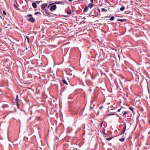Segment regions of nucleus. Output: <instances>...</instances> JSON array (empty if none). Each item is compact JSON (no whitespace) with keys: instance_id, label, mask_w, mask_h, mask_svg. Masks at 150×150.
I'll list each match as a JSON object with an SVG mask.
<instances>
[{"instance_id":"obj_40","label":"nucleus","mask_w":150,"mask_h":150,"mask_svg":"<svg viewBox=\"0 0 150 150\" xmlns=\"http://www.w3.org/2000/svg\"><path fill=\"white\" fill-rule=\"evenodd\" d=\"M110 19H112V17H110Z\"/></svg>"},{"instance_id":"obj_43","label":"nucleus","mask_w":150,"mask_h":150,"mask_svg":"<svg viewBox=\"0 0 150 150\" xmlns=\"http://www.w3.org/2000/svg\"><path fill=\"white\" fill-rule=\"evenodd\" d=\"M76 21H79V19H78V20L77 19H76Z\"/></svg>"},{"instance_id":"obj_6","label":"nucleus","mask_w":150,"mask_h":150,"mask_svg":"<svg viewBox=\"0 0 150 150\" xmlns=\"http://www.w3.org/2000/svg\"><path fill=\"white\" fill-rule=\"evenodd\" d=\"M47 6V4H43L41 5V8L42 10H43L45 9V8Z\"/></svg>"},{"instance_id":"obj_47","label":"nucleus","mask_w":150,"mask_h":150,"mask_svg":"<svg viewBox=\"0 0 150 150\" xmlns=\"http://www.w3.org/2000/svg\"><path fill=\"white\" fill-rule=\"evenodd\" d=\"M14 6H16V5H15V4H14Z\"/></svg>"},{"instance_id":"obj_44","label":"nucleus","mask_w":150,"mask_h":150,"mask_svg":"<svg viewBox=\"0 0 150 150\" xmlns=\"http://www.w3.org/2000/svg\"><path fill=\"white\" fill-rule=\"evenodd\" d=\"M113 19H114V18H115L113 16Z\"/></svg>"},{"instance_id":"obj_27","label":"nucleus","mask_w":150,"mask_h":150,"mask_svg":"<svg viewBox=\"0 0 150 150\" xmlns=\"http://www.w3.org/2000/svg\"><path fill=\"white\" fill-rule=\"evenodd\" d=\"M112 115V113H111L110 114V113L108 114L107 115L108 116H110V115Z\"/></svg>"},{"instance_id":"obj_18","label":"nucleus","mask_w":150,"mask_h":150,"mask_svg":"<svg viewBox=\"0 0 150 150\" xmlns=\"http://www.w3.org/2000/svg\"><path fill=\"white\" fill-rule=\"evenodd\" d=\"M119 140L121 142H123L124 141L125 139H124V138L122 137V138L120 139Z\"/></svg>"},{"instance_id":"obj_39","label":"nucleus","mask_w":150,"mask_h":150,"mask_svg":"<svg viewBox=\"0 0 150 150\" xmlns=\"http://www.w3.org/2000/svg\"><path fill=\"white\" fill-rule=\"evenodd\" d=\"M68 99H71V98H72L70 97H68Z\"/></svg>"},{"instance_id":"obj_9","label":"nucleus","mask_w":150,"mask_h":150,"mask_svg":"<svg viewBox=\"0 0 150 150\" xmlns=\"http://www.w3.org/2000/svg\"><path fill=\"white\" fill-rule=\"evenodd\" d=\"M32 5L33 7L34 8H35L37 7V5L35 2H33L32 3Z\"/></svg>"},{"instance_id":"obj_3","label":"nucleus","mask_w":150,"mask_h":150,"mask_svg":"<svg viewBox=\"0 0 150 150\" xmlns=\"http://www.w3.org/2000/svg\"><path fill=\"white\" fill-rule=\"evenodd\" d=\"M119 106V105H117L116 106V107H113V110H115V112H113V113H115L116 112H119L120 110H121V108H120L119 109H118L117 110V108Z\"/></svg>"},{"instance_id":"obj_25","label":"nucleus","mask_w":150,"mask_h":150,"mask_svg":"<svg viewBox=\"0 0 150 150\" xmlns=\"http://www.w3.org/2000/svg\"><path fill=\"white\" fill-rule=\"evenodd\" d=\"M54 3H51V4H49L48 6V7H47V8H49V7L51 5H53L54 4Z\"/></svg>"},{"instance_id":"obj_21","label":"nucleus","mask_w":150,"mask_h":150,"mask_svg":"<svg viewBox=\"0 0 150 150\" xmlns=\"http://www.w3.org/2000/svg\"><path fill=\"white\" fill-rule=\"evenodd\" d=\"M129 109L131 110V111H132V112H134V111H133V108L132 107H129Z\"/></svg>"},{"instance_id":"obj_45","label":"nucleus","mask_w":150,"mask_h":150,"mask_svg":"<svg viewBox=\"0 0 150 150\" xmlns=\"http://www.w3.org/2000/svg\"><path fill=\"white\" fill-rule=\"evenodd\" d=\"M110 20L112 21V19H109Z\"/></svg>"},{"instance_id":"obj_16","label":"nucleus","mask_w":150,"mask_h":150,"mask_svg":"<svg viewBox=\"0 0 150 150\" xmlns=\"http://www.w3.org/2000/svg\"><path fill=\"white\" fill-rule=\"evenodd\" d=\"M88 9V7L87 6H86L83 9V12H86L87 10Z\"/></svg>"},{"instance_id":"obj_35","label":"nucleus","mask_w":150,"mask_h":150,"mask_svg":"<svg viewBox=\"0 0 150 150\" xmlns=\"http://www.w3.org/2000/svg\"><path fill=\"white\" fill-rule=\"evenodd\" d=\"M122 138H124V139H125V136L124 135H123V136H122Z\"/></svg>"},{"instance_id":"obj_17","label":"nucleus","mask_w":150,"mask_h":150,"mask_svg":"<svg viewBox=\"0 0 150 150\" xmlns=\"http://www.w3.org/2000/svg\"><path fill=\"white\" fill-rule=\"evenodd\" d=\"M85 23V22L84 21H80V22L79 23L80 24H83Z\"/></svg>"},{"instance_id":"obj_5","label":"nucleus","mask_w":150,"mask_h":150,"mask_svg":"<svg viewBox=\"0 0 150 150\" xmlns=\"http://www.w3.org/2000/svg\"><path fill=\"white\" fill-rule=\"evenodd\" d=\"M126 125L125 124H124V126L123 129L122 131L120 133V134H122L124 133L125 132L126 129Z\"/></svg>"},{"instance_id":"obj_28","label":"nucleus","mask_w":150,"mask_h":150,"mask_svg":"<svg viewBox=\"0 0 150 150\" xmlns=\"http://www.w3.org/2000/svg\"><path fill=\"white\" fill-rule=\"evenodd\" d=\"M55 3L57 4H60V1H56L55 2Z\"/></svg>"},{"instance_id":"obj_33","label":"nucleus","mask_w":150,"mask_h":150,"mask_svg":"<svg viewBox=\"0 0 150 150\" xmlns=\"http://www.w3.org/2000/svg\"><path fill=\"white\" fill-rule=\"evenodd\" d=\"M16 103L17 107H18V106H19L18 102H16Z\"/></svg>"},{"instance_id":"obj_14","label":"nucleus","mask_w":150,"mask_h":150,"mask_svg":"<svg viewBox=\"0 0 150 150\" xmlns=\"http://www.w3.org/2000/svg\"><path fill=\"white\" fill-rule=\"evenodd\" d=\"M101 10L102 12H106L107 11V10L105 8H101Z\"/></svg>"},{"instance_id":"obj_46","label":"nucleus","mask_w":150,"mask_h":150,"mask_svg":"<svg viewBox=\"0 0 150 150\" xmlns=\"http://www.w3.org/2000/svg\"><path fill=\"white\" fill-rule=\"evenodd\" d=\"M15 45L16 46V45H17V44H15Z\"/></svg>"},{"instance_id":"obj_36","label":"nucleus","mask_w":150,"mask_h":150,"mask_svg":"<svg viewBox=\"0 0 150 150\" xmlns=\"http://www.w3.org/2000/svg\"><path fill=\"white\" fill-rule=\"evenodd\" d=\"M103 108V106H101L100 107L99 109H101L102 108Z\"/></svg>"},{"instance_id":"obj_1","label":"nucleus","mask_w":150,"mask_h":150,"mask_svg":"<svg viewBox=\"0 0 150 150\" xmlns=\"http://www.w3.org/2000/svg\"><path fill=\"white\" fill-rule=\"evenodd\" d=\"M114 50L115 53H114L115 55V58L116 59V58H118L119 59H120V56L119 54V50L118 49L115 47V48H113V51Z\"/></svg>"},{"instance_id":"obj_12","label":"nucleus","mask_w":150,"mask_h":150,"mask_svg":"<svg viewBox=\"0 0 150 150\" xmlns=\"http://www.w3.org/2000/svg\"><path fill=\"white\" fill-rule=\"evenodd\" d=\"M32 15L31 14H28L27 15V17H31L29 19H34L33 17L32 16Z\"/></svg>"},{"instance_id":"obj_30","label":"nucleus","mask_w":150,"mask_h":150,"mask_svg":"<svg viewBox=\"0 0 150 150\" xmlns=\"http://www.w3.org/2000/svg\"><path fill=\"white\" fill-rule=\"evenodd\" d=\"M3 14L4 15H6V13L5 11H4L3 12Z\"/></svg>"},{"instance_id":"obj_13","label":"nucleus","mask_w":150,"mask_h":150,"mask_svg":"<svg viewBox=\"0 0 150 150\" xmlns=\"http://www.w3.org/2000/svg\"><path fill=\"white\" fill-rule=\"evenodd\" d=\"M28 21L33 23L35 21V19H28Z\"/></svg>"},{"instance_id":"obj_41","label":"nucleus","mask_w":150,"mask_h":150,"mask_svg":"<svg viewBox=\"0 0 150 150\" xmlns=\"http://www.w3.org/2000/svg\"><path fill=\"white\" fill-rule=\"evenodd\" d=\"M103 134L105 135H106V134L105 133L103 132Z\"/></svg>"},{"instance_id":"obj_10","label":"nucleus","mask_w":150,"mask_h":150,"mask_svg":"<svg viewBox=\"0 0 150 150\" xmlns=\"http://www.w3.org/2000/svg\"><path fill=\"white\" fill-rule=\"evenodd\" d=\"M62 81H63V83L64 84H66L67 85H68V83H67V82L66 81V80H65L64 79H62Z\"/></svg>"},{"instance_id":"obj_24","label":"nucleus","mask_w":150,"mask_h":150,"mask_svg":"<svg viewBox=\"0 0 150 150\" xmlns=\"http://www.w3.org/2000/svg\"><path fill=\"white\" fill-rule=\"evenodd\" d=\"M114 31L113 30V33H114V34H116L118 33V30H116V31H115V32H114Z\"/></svg>"},{"instance_id":"obj_37","label":"nucleus","mask_w":150,"mask_h":150,"mask_svg":"<svg viewBox=\"0 0 150 150\" xmlns=\"http://www.w3.org/2000/svg\"><path fill=\"white\" fill-rule=\"evenodd\" d=\"M74 0H68V1L70 2H71L72 1Z\"/></svg>"},{"instance_id":"obj_38","label":"nucleus","mask_w":150,"mask_h":150,"mask_svg":"<svg viewBox=\"0 0 150 150\" xmlns=\"http://www.w3.org/2000/svg\"><path fill=\"white\" fill-rule=\"evenodd\" d=\"M93 1V0H91L90 1L91 3H92Z\"/></svg>"},{"instance_id":"obj_23","label":"nucleus","mask_w":150,"mask_h":150,"mask_svg":"<svg viewBox=\"0 0 150 150\" xmlns=\"http://www.w3.org/2000/svg\"><path fill=\"white\" fill-rule=\"evenodd\" d=\"M26 37L27 39V41H28V42L29 43V39L28 38V37L27 36H26Z\"/></svg>"},{"instance_id":"obj_31","label":"nucleus","mask_w":150,"mask_h":150,"mask_svg":"<svg viewBox=\"0 0 150 150\" xmlns=\"http://www.w3.org/2000/svg\"><path fill=\"white\" fill-rule=\"evenodd\" d=\"M40 2V1H35V2L37 4H39Z\"/></svg>"},{"instance_id":"obj_15","label":"nucleus","mask_w":150,"mask_h":150,"mask_svg":"<svg viewBox=\"0 0 150 150\" xmlns=\"http://www.w3.org/2000/svg\"><path fill=\"white\" fill-rule=\"evenodd\" d=\"M125 9V7L124 6H122L120 8V10L121 11H122Z\"/></svg>"},{"instance_id":"obj_26","label":"nucleus","mask_w":150,"mask_h":150,"mask_svg":"<svg viewBox=\"0 0 150 150\" xmlns=\"http://www.w3.org/2000/svg\"><path fill=\"white\" fill-rule=\"evenodd\" d=\"M62 5H64V2H63L60 1V4Z\"/></svg>"},{"instance_id":"obj_19","label":"nucleus","mask_w":150,"mask_h":150,"mask_svg":"<svg viewBox=\"0 0 150 150\" xmlns=\"http://www.w3.org/2000/svg\"><path fill=\"white\" fill-rule=\"evenodd\" d=\"M126 19H117V21H120L121 22L125 21Z\"/></svg>"},{"instance_id":"obj_7","label":"nucleus","mask_w":150,"mask_h":150,"mask_svg":"<svg viewBox=\"0 0 150 150\" xmlns=\"http://www.w3.org/2000/svg\"><path fill=\"white\" fill-rule=\"evenodd\" d=\"M94 6V4L92 3H89L87 7L90 8H91Z\"/></svg>"},{"instance_id":"obj_29","label":"nucleus","mask_w":150,"mask_h":150,"mask_svg":"<svg viewBox=\"0 0 150 150\" xmlns=\"http://www.w3.org/2000/svg\"><path fill=\"white\" fill-rule=\"evenodd\" d=\"M127 112L125 111L123 113V115H125L126 114H127Z\"/></svg>"},{"instance_id":"obj_32","label":"nucleus","mask_w":150,"mask_h":150,"mask_svg":"<svg viewBox=\"0 0 150 150\" xmlns=\"http://www.w3.org/2000/svg\"><path fill=\"white\" fill-rule=\"evenodd\" d=\"M36 119H37V120H40V117H36Z\"/></svg>"},{"instance_id":"obj_42","label":"nucleus","mask_w":150,"mask_h":150,"mask_svg":"<svg viewBox=\"0 0 150 150\" xmlns=\"http://www.w3.org/2000/svg\"><path fill=\"white\" fill-rule=\"evenodd\" d=\"M106 104H110V103H107Z\"/></svg>"},{"instance_id":"obj_34","label":"nucleus","mask_w":150,"mask_h":150,"mask_svg":"<svg viewBox=\"0 0 150 150\" xmlns=\"http://www.w3.org/2000/svg\"><path fill=\"white\" fill-rule=\"evenodd\" d=\"M103 122H102L101 124H100V127H101L102 126V124H103Z\"/></svg>"},{"instance_id":"obj_8","label":"nucleus","mask_w":150,"mask_h":150,"mask_svg":"<svg viewBox=\"0 0 150 150\" xmlns=\"http://www.w3.org/2000/svg\"><path fill=\"white\" fill-rule=\"evenodd\" d=\"M45 13L47 15H50V13L49 12V11L47 9H45Z\"/></svg>"},{"instance_id":"obj_22","label":"nucleus","mask_w":150,"mask_h":150,"mask_svg":"<svg viewBox=\"0 0 150 150\" xmlns=\"http://www.w3.org/2000/svg\"><path fill=\"white\" fill-rule=\"evenodd\" d=\"M40 14L41 13L39 12H37L35 13V15H37V14Z\"/></svg>"},{"instance_id":"obj_11","label":"nucleus","mask_w":150,"mask_h":150,"mask_svg":"<svg viewBox=\"0 0 150 150\" xmlns=\"http://www.w3.org/2000/svg\"><path fill=\"white\" fill-rule=\"evenodd\" d=\"M16 102H18V95H17L16 96V98L15 99Z\"/></svg>"},{"instance_id":"obj_4","label":"nucleus","mask_w":150,"mask_h":150,"mask_svg":"<svg viewBox=\"0 0 150 150\" xmlns=\"http://www.w3.org/2000/svg\"><path fill=\"white\" fill-rule=\"evenodd\" d=\"M57 8V6L56 5H54L52 6L50 8V10L51 11H52L54 10H56Z\"/></svg>"},{"instance_id":"obj_2","label":"nucleus","mask_w":150,"mask_h":150,"mask_svg":"<svg viewBox=\"0 0 150 150\" xmlns=\"http://www.w3.org/2000/svg\"><path fill=\"white\" fill-rule=\"evenodd\" d=\"M4 25H10L11 21L9 19H4Z\"/></svg>"},{"instance_id":"obj_20","label":"nucleus","mask_w":150,"mask_h":150,"mask_svg":"<svg viewBox=\"0 0 150 150\" xmlns=\"http://www.w3.org/2000/svg\"><path fill=\"white\" fill-rule=\"evenodd\" d=\"M112 138V137H111L109 138H107L106 139V140L109 141V140H110Z\"/></svg>"}]
</instances>
